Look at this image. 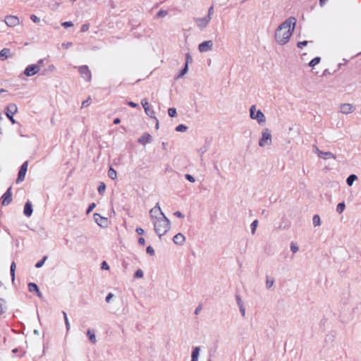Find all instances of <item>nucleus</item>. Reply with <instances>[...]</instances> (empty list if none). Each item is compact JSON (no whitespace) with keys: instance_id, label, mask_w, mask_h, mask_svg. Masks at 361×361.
<instances>
[{"instance_id":"f257e3e1","label":"nucleus","mask_w":361,"mask_h":361,"mask_svg":"<svg viewBox=\"0 0 361 361\" xmlns=\"http://www.w3.org/2000/svg\"><path fill=\"white\" fill-rule=\"evenodd\" d=\"M295 18L290 17L276 28L274 38L279 44L283 45L288 42L295 29Z\"/></svg>"},{"instance_id":"f03ea898","label":"nucleus","mask_w":361,"mask_h":361,"mask_svg":"<svg viewBox=\"0 0 361 361\" xmlns=\"http://www.w3.org/2000/svg\"><path fill=\"white\" fill-rule=\"evenodd\" d=\"M152 223L154 231L159 235V238L165 235L171 228V221L166 216H161L159 219L153 221Z\"/></svg>"},{"instance_id":"7ed1b4c3","label":"nucleus","mask_w":361,"mask_h":361,"mask_svg":"<svg viewBox=\"0 0 361 361\" xmlns=\"http://www.w3.org/2000/svg\"><path fill=\"white\" fill-rule=\"evenodd\" d=\"M250 116L252 119L257 120L259 124H263L266 121L264 114L261 110L257 111L255 105L251 106L250 109Z\"/></svg>"},{"instance_id":"20e7f679","label":"nucleus","mask_w":361,"mask_h":361,"mask_svg":"<svg viewBox=\"0 0 361 361\" xmlns=\"http://www.w3.org/2000/svg\"><path fill=\"white\" fill-rule=\"evenodd\" d=\"M271 145V134L268 128H264L262 131V137L259 140V145L261 147Z\"/></svg>"},{"instance_id":"39448f33","label":"nucleus","mask_w":361,"mask_h":361,"mask_svg":"<svg viewBox=\"0 0 361 361\" xmlns=\"http://www.w3.org/2000/svg\"><path fill=\"white\" fill-rule=\"evenodd\" d=\"M18 111V107L15 104H9L5 110L6 116L9 118L12 123H16V120L13 118V114Z\"/></svg>"},{"instance_id":"423d86ee","label":"nucleus","mask_w":361,"mask_h":361,"mask_svg":"<svg viewBox=\"0 0 361 361\" xmlns=\"http://www.w3.org/2000/svg\"><path fill=\"white\" fill-rule=\"evenodd\" d=\"M93 219L97 224L101 228H107L109 224V221L106 217L102 216L97 213L93 214Z\"/></svg>"},{"instance_id":"0eeeda50","label":"nucleus","mask_w":361,"mask_h":361,"mask_svg":"<svg viewBox=\"0 0 361 361\" xmlns=\"http://www.w3.org/2000/svg\"><path fill=\"white\" fill-rule=\"evenodd\" d=\"M4 23L8 27H14L20 23L18 16L13 15H8L4 18Z\"/></svg>"},{"instance_id":"6e6552de","label":"nucleus","mask_w":361,"mask_h":361,"mask_svg":"<svg viewBox=\"0 0 361 361\" xmlns=\"http://www.w3.org/2000/svg\"><path fill=\"white\" fill-rule=\"evenodd\" d=\"M149 215L152 221H155V219H159L161 216H165L159 205V203H157L155 207L150 209Z\"/></svg>"},{"instance_id":"1a4fd4ad","label":"nucleus","mask_w":361,"mask_h":361,"mask_svg":"<svg viewBox=\"0 0 361 361\" xmlns=\"http://www.w3.org/2000/svg\"><path fill=\"white\" fill-rule=\"evenodd\" d=\"M194 20L197 25V26L201 30H204L206 28L211 20V17L205 16L204 18H195Z\"/></svg>"},{"instance_id":"9d476101","label":"nucleus","mask_w":361,"mask_h":361,"mask_svg":"<svg viewBox=\"0 0 361 361\" xmlns=\"http://www.w3.org/2000/svg\"><path fill=\"white\" fill-rule=\"evenodd\" d=\"M355 110V106L350 103L341 104L339 106V112L343 114H349Z\"/></svg>"},{"instance_id":"9b49d317","label":"nucleus","mask_w":361,"mask_h":361,"mask_svg":"<svg viewBox=\"0 0 361 361\" xmlns=\"http://www.w3.org/2000/svg\"><path fill=\"white\" fill-rule=\"evenodd\" d=\"M28 166V162L25 161L22 166H20V169L18 172V178L16 179V183H19L20 182H23L25 179V174L27 170Z\"/></svg>"},{"instance_id":"f8f14e48","label":"nucleus","mask_w":361,"mask_h":361,"mask_svg":"<svg viewBox=\"0 0 361 361\" xmlns=\"http://www.w3.org/2000/svg\"><path fill=\"white\" fill-rule=\"evenodd\" d=\"M40 70L39 65H29L24 71V74L26 76L30 77L37 73Z\"/></svg>"},{"instance_id":"ddd939ff","label":"nucleus","mask_w":361,"mask_h":361,"mask_svg":"<svg viewBox=\"0 0 361 361\" xmlns=\"http://www.w3.org/2000/svg\"><path fill=\"white\" fill-rule=\"evenodd\" d=\"M213 46V42L212 40H207L200 43L198 46V49L200 52H207L211 51Z\"/></svg>"},{"instance_id":"4468645a","label":"nucleus","mask_w":361,"mask_h":361,"mask_svg":"<svg viewBox=\"0 0 361 361\" xmlns=\"http://www.w3.org/2000/svg\"><path fill=\"white\" fill-rule=\"evenodd\" d=\"M1 204L3 206L8 205L12 201V192L11 187H10L7 191L1 197Z\"/></svg>"},{"instance_id":"2eb2a0df","label":"nucleus","mask_w":361,"mask_h":361,"mask_svg":"<svg viewBox=\"0 0 361 361\" xmlns=\"http://www.w3.org/2000/svg\"><path fill=\"white\" fill-rule=\"evenodd\" d=\"M78 71L81 76L86 80H90V72L87 66H82L78 68Z\"/></svg>"},{"instance_id":"dca6fc26","label":"nucleus","mask_w":361,"mask_h":361,"mask_svg":"<svg viewBox=\"0 0 361 361\" xmlns=\"http://www.w3.org/2000/svg\"><path fill=\"white\" fill-rule=\"evenodd\" d=\"M152 142V136L147 133H144L139 139L138 142L142 145L150 143Z\"/></svg>"},{"instance_id":"f3484780","label":"nucleus","mask_w":361,"mask_h":361,"mask_svg":"<svg viewBox=\"0 0 361 361\" xmlns=\"http://www.w3.org/2000/svg\"><path fill=\"white\" fill-rule=\"evenodd\" d=\"M173 241L176 245H182L185 241V238L182 233H178L173 236Z\"/></svg>"},{"instance_id":"a211bd4d","label":"nucleus","mask_w":361,"mask_h":361,"mask_svg":"<svg viewBox=\"0 0 361 361\" xmlns=\"http://www.w3.org/2000/svg\"><path fill=\"white\" fill-rule=\"evenodd\" d=\"M141 104H142V106H143V108L145 109V113L148 116L152 117L154 114V112L153 110L149 109V103L147 101V99H142V102H141Z\"/></svg>"},{"instance_id":"6ab92c4d","label":"nucleus","mask_w":361,"mask_h":361,"mask_svg":"<svg viewBox=\"0 0 361 361\" xmlns=\"http://www.w3.org/2000/svg\"><path fill=\"white\" fill-rule=\"evenodd\" d=\"M28 290L31 293H36L39 298H42V295L38 288V286L35 283H28Z\"/></svg>"},{"instance_id":"aec40b11","label":"nucleus","mask_w":361,"mask_h":361,"mask_svg":"<svg viewBox=\"0 0 361 361\" xmlns=\"http://www.w3.org/2000/svg\"><path fill=\"white\" fill-rule=\"evenodd\" d=\"M24 214L29 217L32 215V204L30 203V202H27L25 204V207H24Z\"/></svg>"},{"instance_id":"412c9836","label":"nucleus","mask_w":361,"mask_h":361,"mask_svg":"<svg viewBox=\"0 0 361 361\" xmlns=\"http://www.w3.org/2000/svg\"><path fill=\"white\" fill-rule=\"evenodd\" d=\"M11 56V50L7 48H4L0 51V59L5 60Z\"/></svg>"},{"instance_id":"4be33fe9","label":"nucleus","mask_w":361,"mask_h":361,"mask_svg":"<svg viewBox=\"0 0 361 361\" xmlns=\"http://www.w3.org/2000/svg\"><path fill=\"white\" fill-rule=\"evenodd\" d=\"M200 352V348L199 346H196V347L193 348L192 354H191V360L198 361Z\"/></svg>"},{"instance_id":"5701e85b","label":"nucleus","mask_w":361,"mask_h":361,"mask_svg":"<svg viewBox=\"0 0 361 361\" xmlns=\"http://www.w3.org/2000/svg\"><path fill=\"white\" fill-rule=\"evenodd\" d=\"M320 158L324 159H335L336 158V155L331 153V152H322L320 153Z\"/></svg>"},{"instance_id":"b1692460","label":"nucleus","mask_w":361,"mask_h":361,"mask_svg":"<svg viewBox=\"0 0 361 361\" xmlns=\"http://www.w3.org/2000/svg\"><path fill=\"white\" fill-rule=\"evenodd\" d=\"M357 179V177L356 175L355 174H351L350 175L347 179H346V183L348 184V185L349 186H351L353 185V183L355 180H356Z\"/></svg>"},{"instance_id":"393cba45","label":"nucleus","mask_w":361,"mask_h":361,"mask_svg":"<svg viewBox=\"0 0 361 361\" xmlns=\"http://www.w3.org/2000/svg\"><path fill=\"white\" fill-rule=\"evenodd\" d=\"M188 71V64H185L184 68L180 71V73L175 77L176 80H178L184 76Z\"/></svg>"},{"instance_id":"a878e982","label":"nucleus","mask_w":361,"mask_h":361,"mask_svg":"<svg viewBox=\"0 0 361 361\" xmlns=\"http://www.w3.org/2000/svg\"><path fill=\"white\" fill-rule=\"evenodd\" d=\"M6 309V301L4 299L0 298V314L4 313Z\"/></svg>"},{"instance_id":"bb28decb","label":"nucleus","mask_w":361,"mask_h":361,"mask_svg":"<svg viewBox=\"0 0 361 361\" xmlns=\"http://www.w3.org/2000/svg\"><path fill=\"white\" fill-rule=\"evenodd\" d=\"M108 176L112 180H115L117 178L116 171L113 168L110 167L108 171Z\"/></svg>"},{"instance_id":"cd10ccee","label":"nucleus","mask_w":361,"mask_h":361,"mask_svg":"<svg viewBox=\"0 0 361 361\" xmlns=\"http://www.w3.org/2000/svg\"><path fill=\"white\" fill-rule=\"evenodd\" d=\"M274 279L273 278L267 276V280H266L267 288H268V289L271 288L274 286Z\"/></svg>"},{"instance_id":"c85d7f7f","label":"nucleus","mask_w":361,"mask_h":361,"mask_svg":"<svg viewBox=\"0 0 361 361\" xmlns=\"http://www.w3.org/2000/svg\"><path fill=\"white\" fill-rule=\"evenodd\" d=\"M345 203L343 202H340L338 204L337 207H336V212L339 214H341L343 210L345 209Z\"/></svg>"},{"instance_id":"c756f323","label":"nucleus","mask_w":361,"mask_h":361,"mask_svg":"<svg viewBox=\"0 0 361 361\" xmlns=\"http://www.w3.org/2000/svg\"><path fill=\"white\" fill-rule=\"evenodd\" d=\"M313 224L314 226H319L321 224L320 217L319 215L315 214L312 219Z\"/></svg>"},{"instance_id":"7c9ffc66","label":"nucleus","mask_w":361,"mask_h":361,"mask_svg":"<svg viewBox=\"0 0 361 361\" xmlns=\"http://www.w3.org/2000/svg\"><path fill=\"white\" fill-rule=\"evenodd\" d=\"M320 60H321L320 57H315L312 60L310 61L309 66L310 67H314V66H316L317 64H318L320 62Z\"/></svg>"},{"instance_id":"2f4dec72","label":"nucleus","mask_w":361,"mask_h":361,"mask_svg":"<svg viewBox=\"0 0 361 361\" xmlns=\"http://www.w3.org/2000/svg\"><path fill=\"white\" fill-rule=\"evenodd\" d=\"M257 226H258V221L254 220L250 225L251 232L252 234H254L255 233Z\"/></svg>"},{"instance_id":"473e14b6","label":"nucleus","mask_w":361,"mask_h":361,"mask_svg":"<svg viewBox=\"0 0 361 361\" xmlns=\"http://www.w3.org/2000/svg\"><path fill=\"white\" fill-rule=\"evenodd\" d=\"M16 268V263L13 262L11 265V276L12 277V280L13 281L15 279V270Z\"/></svg>"},{"instance_id":"72a5a7b5","label":"nucleus","mask_w":361,"mask_h":361,"mask_svg":"<svg viewBox=\"0 0 361 361\" xmlns=\"http://www.w3.org/2000/svg\"><path fill=\"white\" fill-rule=\"evenodd\" d=\"M188 129V127L183 124H180L176 128L177 132H185Z\"/></svg>"},{"instance_id":"f704fd0d","label":"nucleus","mask_w":361,"mask_h":361,"mask_svg":"<svg viewBox=\"0 0 361 361\" xmlns=\"http://www.w3.org/2000/svg\"><path fill=\"white\" fill-rule=\"evenodd\" d=\"M106 190V185L104 183L102 182L100 183L99 187H98V192L100 195H102Z\"/></svg>"},{"instance_id":"c9c22d12","label":"nucleus","mask_w":361,"mask_h":361,"mask_svg":"<svg viewBox=\"0 0 361 361\" xmlns=\"http://www.w3.org/2000/svg\"><path fill=\"white\" fill-rule=\"evenodd\" d=\"M47 256L43 257L41 261L38 262L35 264V267H37V268L42 267L43 266V264H44L45 261L47 260Z\"/></svg>"},{"instance_id":"e433bc0d","label":"nucleus","mask_w":361,"mask_h":361,"mask_svg":"<svg viewBox=\"0 0 361 361\" xmlns=\"http://www.w3.org/2000/svg\"><path fill=\"white\" fill-rule=\"evenodd\" d=\"M169 116L171 117H174L176 115V109L175 108H169L168 109Z\"/></svg>"},{"instance_id":"4c0bfd02","label":"nucleus","mask_w":361,"mask_h":361,"mask_svg":"<svg viewBox=\"0 0 361 361\" xmlns=\"http://www.w3.org/2000/svg\"><path fill=\"white\" fill-rule=\"evenodd\" d=\"M167 14H168V12H167L166 11H164V10H160V11L157 13V17H159V18H164V17H165L166 16H167Z\"/></svg>"},{"instance_id":"58836bf2","label":"nucleus","mask_w":361,"mask_h":361,"mask_svg":"<svg viewBox=\"0 0 361 361\" xmlns=\"http://www.w3.org/2000/svg\"><path fill=\"white\" fill-rule=\"evenodd\" d=\"M134 277L135 278L143 277V271L141 269H137L134 274Z\"/></svg>"},{"instance_id":"ea45409f","label":"nucleus","mask_w":361,"mask_h":361,"mask_svg":"<svg viewBox=\"0 0 361 361\" xmlns=\"http://www.w3.org/2000/svg\"><path fill=\"white\" fill-rule=\"evenodd\" d=\"M185 178L186 180H188V181H190L191 183H194L195 181V178L192 176H191L190 174H188V173L185 174Z\"/></svg>"},{"instance_id":"a19ab883","label":"nucleus","mask_w":361,"mask_h":361,"mask_svg":"<svg viewBox=\"0 0 361 361\" xmlns=\"http://www.w3.org/2000/svg\"><path fill=\"white\" fill-rule=\"evenodd\" d=\"M290 250L293 253H295L298 251V247L295 243H291Z\"/></svg>"},{"instance_id":"79ce46f5","label":"nucleus","mask_w":361,"mask_h":361,"mask_svg":"<svg viewBox=\"0 0 361 361\" xmlns=\"http://www.w3.org/2000/svg\"><path fill=\"white\" fill-rule=\"evenodd\" d=\"M146 252L150 255H154V250L152 246H148L146 249Z\"/></svg>"},{"instance_id":"37998d69","label":"nucleus","mask_w":361,"mask_h":361,"mask_svg":"<svg viewBox=\"0 0 361 361\" xmlns=\"http://www.w3.org/2000/svg\"><path fill=\"white\" fill-rule=\"evenodd\" d=\"M63 314L64 316V319H65V323H66V326L67 330H68L69 328H70V324H69L68 320L67 314H66V313L65 312H63Z\"/></svg>"},{"instance_id":"c03bdc74","label":"nucleus","mask_w":361,"mask_h":361,"mask_svg":"<svg viewBox=\"0 0 361 361\" xmlns=\"http://www.w3.org/2000/svg\"><path fill=\"white\" fill-rule=\"evenodd\" d=\"M30 19L35 23H38L40 22V18L35 15H32L30 16Z\"/></svg>"},{"instance_id":"a18cd8bd","label":"nucleus","mask_w":361,"mask_h":361,"mask_svg":"<svg viewBox=\"0 0 361 361\" xmlns=\"http://www.w3.org/2000/svg\"><path fill=\"white\" fill-rule=\"evenodd\" d=\"M61 25L64 27H69L73 26V24L71 21H66L61 23Z\"/></svg>"},{"instance_id":"49530a36","label":"nucleus","mask_w":361,"mask_h":361,"mask_svg":"<svg viewBox=\"0 0 361 361\" xmlns=\"http://www.w3.org/2000/svg\"><path fill=\"white\" fill-rule=\"evenodd\" d=\"M308 42H309L308 41L299 42L297 44V46L299 48H302L303 47L306 46L308 44Z\"/></svg>"},{"instance_id":"de8ad7c7","label":"nucleus","mask_w":361,"mask_h":361,"mask_svg":"<svg viewBox=\"0 0 361 361\" xmlns=\"http://www.w3.org/2000/svg\"><path fill=\"white\" fill-rule=\"evenodd\" d=\"M313 151L314 153H316L318 155L319 157L320 156V153H322V152L316 145H313Z\"/></svg>"},{"instance_id":"09e8293b","label":"nucleus","mask_w":361,"mask_h":361,"mask_svg":"<svg viewBox=\"0 0 361 361\" xmlns=\"http://www.w3.org/2000/svg\"><path fill=\"white\" fill-rule=\"evenodd\" d=\"M102 269H104V270H109V266L108 265V264L106 263V261H104L102 263V267H101Z\"/></svg>"},{"instance_id":"8fccbe9b","label":"nucleus","mask_w":361,"mask_h":361,"mask_svg":"<svg viewBox=\"0 0 361 361\" xmlns=\"http://www.w3.org/2000/svg\"><path fill=\"white\" fill-rule=\"evenodd\" d=\"M235 299L238 307H240V305H243V301L241 300V298L239 295H235Z\"/></svg>"},{"instance_id":"3c124183","label":"nucleus","mask_w":361,"mask_h":361,"mask_svg":"<svg viewBox=\"0 0 361 361\" xmlns=\"http://www.w3.org/2000/svg\"><path fill=\"white\" fill-rule=\"evenodd\" d=\"M239 310H240L242 317H245V309L244 307V305H240V307H239Z\"/></svg>"},{"instance_id":"603ef678","label":"nucleus","mask_w":361,"mask_h":361,"mask_svg":"<svg viewBox=\"0 0 361 361\" xmlns=\"http://www.w3.org/2000/svg\"><path fill=\"white\" fill-rule=\"evenodd\" d=\"M89 30V25L88 24H84L82 25L81 27V32H87Z\"/></svg>"},{"instance_id":"864d4df0","label":"nucleus","mask_w":361,"mask_h":361,"mask_svg":"<svg viewBox=\"0 0 361 361\" xmlns=\"http://www.w3.org/2000/svg\"><path fill=\"white\" fill-rule=\"evenodd\" d=\"M214 13V6H212L209 7V10H208V14L207 16H209L212 18V16L213 15Z\"/></svg>"},{"instance_id":"5fc2aeb1","label":"nucleus","mask_w":361,"mask_h":361,"mask_svg":"<svg viewBox=\"0 0 361 361\" xmlns=\"http://www.w3.org/2000/svg\"><path fill=\"white\" fill-rule=\"evenodd\" d=\"M174 215L178 218L183 219L185 216L179 211H177L174 213Z\"/></svg>"},{"instance_id":"6e6d98bb","label":"nucleus","mask_w":361,"mask_h":361,"mask_svg":"<svg viewBox=\"0 0 361 361\" xmlns=\"http://www.w3.org/2000/svg\"><path fill=\"white\" fill-rule=\"evenodd\" d=\"M114 297V295L112 293H109L107 296L106 297V302H109L111 299Z\"/></svg>"},{"instance_id":"4d7b16f0","label":"nucleus","mask_w":361,"mask_h":361,"mask_svg":"<svg viewBox=\"0 0 361 361\" xmlns=\"http://www.w3.org/2000/svg\"><path fill=\"white\" fill-rule=\"evenodd\" d=\"M72 46V43L71 42H67V43H63L62 44V47L65 49H68L70 47Z\"/></svg>"},{"instance_id":"13d9d810","label":"nucleus","mask_w":361,"mask_h":361,"mask_svg":"<svg viewBox=\"0 0 361 361\" xmlns=\"http://www.w3.org/2000/svg\"><path fill=\"white\" fill-rule=\"evenodd\" d=\"M136 232L139 235H143L144 233H145L144 230L142 228H136Z\"/></svg>"},{"instance_id":"bf43d9fd","label":"nucleus","mask_w":361,"mask_h":361,"mask_svg":"<svg viewBox=\"0 0 361 361\" xmlns=\"http://www.w3.org/2000/svg\"><path fill=\"white\" fill-rule=\"evenodd\" d=\"M138 243L140 244V245H145V240L144 238L142 237H140L139 239H138Z\"/></svg>"},{"instance_id":"052dcab7","label":"nucleus","mask_w":361,"mask_h":361,"mask_svg":"<svg viewBox=\"0 0 361 361\" xmlns=\"http://www.w3.org/2000/svg\"><path fill=\"white\" fill-rule=\"evenodd\" d=\"M88 101H89V98H88L87 99L85 100V101L82 103V107H87V106H88V105H89V102H88Z\"/></svg>"},{"instance_id":"680f3d73","label":"nucleus","mask_w":361,"mask_h":361,"mask_svg":"<svg viewBox=\"0 0 361 361\" xmlns=\"http://www.w3.org/2000/svg\"><path fill=\"white\" fill-rule=\"evenodd\" d=\"M190 61H192V59H191L190 56L188 54L186 55V63H185V64H188V62H189Z\"/></svg>"},{"instance_id":"e2e57ef3","label":"nucleus","mask_w":361,"mask_h":361,"mask_svg":"<svg viewBox=\"0 0 361 361\" xmlns=\"http://www.w3.org/2000/svg\"><path fill=\"white\" fill-rule=\"evenodd\" d=\"M128 105L132 107H137V104L136 103H134L133 102H129Z\"/></svg>"},{"instance_id":"0e129e2a","label":"nucleus","mask_w":361,"mask_h":361,"mask_svg":"<svg viewBox=\"0 0 361 361\" xmlns=\"http://www.w3.org/2000/svg\"><path fill=\"white\" fill-rule=\"evenodd\" d=\"M91 341H92V343H96V338H95V336L94 334H92Z\"/></svg>"},{"instance_id":"69168bd1","label":"nucleus","mask_w":361,"mask_h":361,"mask_svg":"<svg viewBox=\"0 0 361 361\" xmlns=\"http://www.w3.org/2000/svg\"><path fill=\"white\" fill-rule=\"evenodd\" d=\"M328 0H319V4L322 7Z\"/></svg>"},{"instance_id":"338daca9","label":"nucleus","mask_w":361,"mask_h":361,"mask_svg":"<svg viewBox=\"0 0 361 361\" xmlns=\"http://www.w3.org/2000/svg\"><path fill=\"white\" fill-rule=\"evenodd\" d=\"M120 121H120V118H115V119H114V124H118V123H120Z\"/></svg>"},{"instance_id":"774afa93","label":"nucleus","mask_w":361,"mask_h":361,"mask_svg":"<svg viewBox=\"0 0 361 361\" xmlns=\"http://www.w3.org/2000/svg\"><path fill=\"white\" fill-rule=\"evenodd\" d=\"M43 61H44L43 59H40L39 61H38V62L36 65H39L40 68H41L42 66V63H43Z\"/></svg>"}]
</instances>
